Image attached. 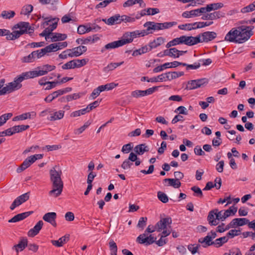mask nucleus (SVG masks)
<instances>
[{"mask_svg": "<svg viewBox=\"0 0 255 255\" xmlns=\"http://www.w3.org/2000/svg\"><path fill=\"white\" fill-rule=\"evenodd\" d=\"M49 174L52 189L49 192V195L57 197L61 194L63 188V182L61 178L62 170L59 167L55 166L50 170Z\"/></svg>", "mask_w": 255, "mask_h": 255, "instance_id": "f257e3e1", "label": "nucleus"}, {"mask_svg": "<svg viewBox=\"0 0 255 255\" xmlns=\"http://www.w3.org/2000/svg\"><path fill=\"white\" fill-rule=\"evenodd\" d=\"M25 75V73H22L21 75L15 77L13 82H10L6 85V86H5L6 93H10L19 89L22 87L21 82L24 80L27 79Z\"/></svg>", "mask_w": 255, "mask_h": 255, "instance_id": "f03ea898", "label": "nucleus"}, {"mask_svg": "<svg viewBox=\"0 0 255 255\" xmlns=\"http://www.w3.org/2000/svg\"><path fill=\"white\" fill-rule=\"evenodd\" d=\"M254 26L240 25V44L245 42L254 34Z\"/></svg>", "mask_w": 255, "mask_h": 255, "instance_id": "7ed1b4c3", "label": "nucleus"}, {"mask_svg": "<svg viewBox=\"0 0 255 255\" xmlns=\"http://www.w3.org/2000/svg\"><path fill=\"white\" fill-rule=\"evenodd\" d=\"M15 28H19V30H15L17 31V34L19 37L20 35L24 33H29L31 34L34 32V28L29 25V23L27 22H20L17 23L15 26Z\"/></svg>", "mask_w": 255, "mask_h": 255, "instance_id": "20e7f679", "label": "nucleus"}, {"mask_svg": "<svg viewBox=\"0 0 255 255\" xmlns=\"http://www.w3.org/2000/svg\"><path fill=\"white\" fill-rule=\"evenodd\" d=\"M225 40L235 43H239V30L236 28H233L226 35Z\"/></svg>", "mask_w": 255, "mask_h": 255, "instance_id": "39448f33", "label": "nucleus"}, {"mask_svg": "<svg viewBox=\"0 0 255 255\" xmlns=\"http://www.w3.org/2000/svg\"><path fill=\"white\" fill-rule=\"evenodd\" d=\"M156 238L154 237L152 235L146 237L145 233L140 235L136 239V241L139 244H144L148 246L156 242Z\"/></svg>", "mask_w": 255, "mask_h": 255, "instance_id": "423d86ee", "label": "nucleus"}, {"mask_svg": "<svg viewBox=\"0 0 255 255\" xmlns=\"http://www.w3.org/2000/svg\"><path fill=\"white\" fill-rule=\"evenodd\" d=\"M200 35H198L196 37L187 36L183 35L180 36L181 43L187 45L192 46L200 43Z\"/></svg>", "mask_w": 255, "mask_h": 255, "instance_id": "0eeeda50", "label": "nucleus"}, {"mask_svg": "<svg viewBox=\"0 0 255 255\" xmlns=\"http://www.w3.org/2000/svg\"><path fill=\"white\" fill-rule=\"evenodd\" d=\"M172 223V219L170 217L161 218L154 226V228L158 232L166 229L168 225Z\"/></svg>", "mask_w": 255, "mask_h": 255, "instance_id": "6e6552de", "label": "nucleus"}, {"mask_svg": "<svg viewBox=\"0 0 255 255\" xmlns=\"http://www.w3.org/2000/svg\"><path fill=\"white\" fill-rule=\"evenodd\" d=\"M205 79H200L189 81L186 86V89L193 90L201 87L206 83Z\"/></svg>", "mask_w": 255, "mask_h": 255, "instance_id": "1a4fd4ad", "label": "nucleus"}, {"mask_svg": "<svg viewBox=\"0 0 255 255\" xmlns=\"http://www.w3.org/2000/svg\"><path fill=\"white\" fill-rule=\"evenodd\" d=\"M200 35V42H208L217 37V33L214 31H206Z\"/></svg>", "mask_w": 255, "mask_h": 255, "instance_id": "9d476101", "label": "nucleus"}, {"mask_svg": "<svg viewBox=\"0 0 255 255\" xmlns=\"http://www.w3.org/2000/svg\"><path fill=\"white\" fill-rule=\"evenodd\" d=\"M204 13L203 7L190 11H186L182 13V16L184 18H191L198 16L201 14Z\"/></svg>", "mask_w": 255, "mask_h": 255, "instance_id": "9b49d317", "label": "nucleus"}, {"mask_svg": "<svg viewBox=\"0 0 255 255\" xmlns=\"http://www.w3.org/2000/svg\"><path fill=\"white\" fill-rule=\"evenodd\" d=\"M29 128L28 125L15 126L7 129L8 136L13 135L15 133H18L24 131Z\"/></svg>", "mask_w": 255, "mask_h": 255, "instance_id": "f8f14e48", "label": "nucleus"}, {"mask_svg": "<svg viewBox=\"0 0 255 255\" xmlns=\"http://www.w3.org/2000/svg\"><path fill=\"white\" fill-rule=\"evenodd\" d=\"M57 217L55 212H48L46 213L42 217L44 221L50 223L53 227H56L57 224L56 222V218Z\"/></svg>", "mask_w": 255, "mask_h": 255, "instance_id": "ddd939ff", "label": "nucleus"}, {"mask_svg": "<svg viewBox=\"0 0 255 255\" xmlns=\"http://www.w3.org/2000/svg\"><path fill=\"white\" fill-rule=\"evenodd\" d=\"M25 76L28 79L41 76L46 75L45 71H44L41 67H37V70L24 72Z\"/></svg>", "mask_w": 255, "mask_h": 255, "instance_id": "4468645a", "label": "nucleus"}, {"mask_svg": "<svg viewBox=\"0 0 255 255\" xmlns=\"http://www.w3.org/2000/svg\"><path fill=\"white\" fill-rule=\"evenodd\" d=\"M43 225L42 221H39L34 227L31 229L27 233V235L30 237H33L37 235Z\"/></svg>", "mask_w": 255, "mask_h": 255, "instance_id": "2eb2a0df", "label": "nucleus"}, {"mask_svg": "<svg viewBox=\"0 0 255 255\" xmlns=\"http://www.w3.org/2000/svg\"><path fill=\"white\" fill-rule=\"evenodd\" d=\"M33 211H28L17 214L8 220L9 223H16L23 220L33 213Z\"/></svg>", "mask_w": 255, "mask_h": 255, "instance_id": "dca6fc26", "label": "nucleus"}, {"mask_svg": "<svg viewBox=\"0 0 255 255\" xmlns=\"http://www.w3.org/2000/svg\"><path fill=\"white\" fill-rule=\"evenodd\" d=\"M218 210L215 209L211 211L208 216V221L209 224L211 226H216L218 224L219 222L218 219L216 217Z\"/></svg>", "mask_w": 255, "mask_h": 255, "instance_id": "f3484780", "label": "nucleus"}, {"mask_svg": "<svg viewBox=\"0 0 255 255\" xmlns=\"http://www.w3.org/2000/svg\"><path fill=\"white\" fill-rule=\"evenodd\" d=\"M28 241L26 238L21 237L18 244L14 245L12 249L15 250L16 253L22 251L27 246Z\"/></svg>", "mask_w": 255, "mask_h": 255, "instance_id": "a211bd4d", "label": "nucleus"}, {"mask_svg": "<svg viewBox=\"0 0 255 255\" xmlns=\"http://www.w3.org/2000/svg\"><path fill=\"white\" fill-rule=\"evenodd\" d=\"M224 4L221 2L212 3L207 4L206 6L203 7L204 13L209 12L212 10H216L222 8Z\"/></svg>", "mask_w": 255, "mask_h": 255, "instance_id": "6ab92c4d", "label": "nucleus"}, {"mask_svg": "<svg viewBox=\"0 0 255 255\" xmlns=\"http://www.w3.org/2000/svg\"><path fill=\"white\" fill-rule=\"evenodd\" d=\"M69 235L67 234L60 238L58 240H51V243L56 247H61L69 241Z\"/></svg>", "mask_w": 255, "mask_h": 255, "instance_id": "aec40b11", "label": "nucleus"}, {"mask_svg": "<svg viewBox=\"0 0 255 255\" xmlns=\"http://www.w3.org/2000/svg\"><path fill=\"white\" fill-rule=\"evenodd\" d=\"M223 15L222 12L218 11L204 14L202 17V19L203 20H213L220 18Z\"/></svg>", "mask_w": 255, "mask_h": 255, "instance_id": "412c9836", "label": "nucleus"}, {"mask_svg": "<svg viewBox=\"0 0 255 255\" xmlns=\"http://www.w3.org/2000/svg\"><path fill=\"white\" fill-rule=\"evenodd\" d=\"M99 39V38L96 35L89 36L86 38H78L76 42L78 44H87L88 43H93L95 41Z\"/></svg>", "mask_w": 255, "mask_h": 255, "instance_id": "4be33fe9", "label": "nucleus"}, {"mask_svg": "<svg viewBox=\"0 0 255 255\" xmlns=\"http://www.w3.org/2000/svg\"><path fill=\"white\" fill-rule=\"evenodd\" d=\"M149 148L145 143H142L135 146L134 148V151L136 154L142 155L145 152H148Z\"/></svg>", "mask_w": 255, "mask_h": 255, "instance_id": "5701e85b", "label": "nucleus"}, {"mask_svg": "<svg viewBox=\"0 0 255 255\" xmlns=\"http://www.w3.org/2000/svg\"><path fill=\"white\" fill-rule=\"evenodd\" d=\"M33 54L35 59H39L44 56L47 53L51 52L49 46L40 50L33 51Z\"/></svg>", "mask_w": 255, "mask_h": 255, "instance_id": "b1692460", "label": "nucleus"}, {"mask_svg": "<svg viewBox=\"0 0 255 255\" xmlns=\"http://www.w3.org/2000/svg\"><path fill=\"white\" fill-rule=\"evenodd\" d=\"M65 112L62 110H60L57 112H52L50 114V116L48 118V120L50 121H54L62 119L64 115Z\"/></svg>", "mask_w": 255, "mask_h": 255, "instance_id": "393cba45", "label": "nucleus"}, {"mask_svg": "<svg viewBox=\"0 0 255 255\" xmlns=\"http://www.w3.org/2000/svg\"><path fill=\"white\" fill-rule=\"evenodd\" d=\"M165 41V39L162 37H159L156 39H154L153 41L150 42L148 47V49L150 51L153 48H155L157 47L160 46L162 44H163Z\"/></svg>", "mask_w": 255, "mask_h": 255, "instance_id": "a878e982", "label": "nucleus"}, {"mask_svg": "<svg viewBox=\"0 0 255 255\" xmlns=\"http://www.w3.org/2000/svg\"><path fill=\"white\" fill-rule=\"evenodd\" d=\"M198 242L202 244L204 248H207L210 246L214 245V241H212L210 235L208 234L204 238H200L198 240Z\"/></svg>", "mask_w": 255, "mask_h": 255, "instance_id": "bb28decb", "label": "nucleus"}, {"mask_svg": "<svg viewBox=\"0 0 255 255\" xmlns=\"http://www.w3.org/2000/svg\"><path fill=\"white\" fill-rule=\"evenodd\" d=\"M67 42H58V43H52L50 45H49V47L50 49V51H56L59 49H61L63 48L66 47L67 46Z\"/></svg>", "mask_w": 255, "mask_h": 255, "instance_id": "cd10ccee", "label": "nucleus"}, {"mask_svg": "<svg viewBox=\"0 0 255 255\" xmlns=\"http://www.w3.org/2000/svg\"><path fill=\"white\" fill-rule=\"evenodd\" d=\"M123 42L119 40L115 41L107 44L102 49L101 52H104L106 50L114 49L122 46Z\"/></svg>", "mask_w": 255, "mask_h": 255, "instance_id": "c85d7f7f", "label": "nucleus"}, {"mask_svg": "<svg viewBox=\"0 0 255 255\" xmlns=\"http://www.w3.org/2000/svg\"><path fill=\"white\" fill-rule=\"evenodd\" d=\"M159 23L153 21H147L144 24V27L148 28V29L153 33L154 30H159Z\"/></svg>", "mask_w": 255, "mask_h": 255, "instance_id": "c756f323", "label": "nucleus"}, {"mask_svg": "<svg viewBox=\"0 0 255 255\" xmlns=\"http://www.w3.org/2000/svg\"><path fill=\"white\" fill-rule=\"evenodd\" d=\"M36 117V113L31 112L25 113L14 118L15 120H25L27 119H31Z\"/></svg>", "mask_w": 255, "mask_h": 255, "instance_id": "7c9ffc66", "label": "nucleus"}, {"mask_svg": "<svg viewBox=\"0 0 255 255\" xmlns=\"http://www.w3.org/2000/svg\"><path fill=\"white\" fill-rule=\"evenodd\" d=\"M120 18L121 15L119 14H117L110 17V18L107 19L108 25H113L121 23Z\"/></svg>", "mask_w": 255, "mask_h": 255, "instance_id": "2f4dec72", "label": "nucleus"}, {"mask_svg": "<svg viewBox=\"0 0 255 255\" xmlns=\"http://www.w3.org/2000/svg\"><path fill=\"white\" fill-rule=\"evenodd\" d=\"M89 61L88 59H74L72 60L74 68H80L86 65Z\"/></svg>", "mask_w": 255, "mask_h": 255, "instance_id": "473e14b6", "label": "nucleus"}, {"mask_svg": "<svg viewBox=\"0 0 255 255\" xmlns=\"http://www.w3.org/2000/svg\"><path fill=\"white\" fill-rule=\"evenodd\" d=\"M67 35L65 34H61L59 33H53L52 36L50 37L52 42L57 41L64 40L67 38Z\"/></svg>", "mask_w": 255, "mask_h": 255, "instance_id": "72a5a7b5", "label": "nucleus"}, {"mask_svg": "<svg viewBox=\"0 0 255 255\" xmlns=\"http://www.w3.org/2000/svg\"><path fill=\"white\" fill-rule=\"evenodd\" d=\"M218 185L216 184V183H213L212 182H208L206 183V185L204 188L203 189V191L205 190H209L211 189L213 187H216L217 189H219L220 188L221 186V179L219 178L218 179Z\"/></svg>", "mask_w": 255, "mask_h": 255, "instance_id": "f704fd0d", "label": "nucleus"}, {"mask_svg": "<svg viewBox=\"0 0 255 255\" xmlns=\"http://www.w3.org/2000/svg\"><path fill=\"white\" fill-rule=\"evenodd\" d=\"M61 92L59 90L53 92L52 94H49L45 99L44 101L47 103H50L53 100L57 98L58 96H61Z\"/></svg>", "mask_w": 255, "mask_h": 255, "instance_id": "c9c22d12", "label": "nucleus"}, {"mask_svg": "<svg viewBox=\"0 0 255 255\" xmlns=\"http://www.w3.org/2000/svg\"><path fill=\"white\" fill-rule=\"evenodd\" d=\"M165 182H168V185L173 187L175 188H178L181 186V182L175 179L165 178L164 179Z\"/></svg>", "mask_w": 255, "mask_h": 255, "instance_id": "e433bc0d", "label": "nucleus"}, {"mask_svg": "<svg viewBox=\"0 0 255 255\" xmlns=\"http://www.w3.org/2000/svg\"><path fill=\"white\" fill-rule=\"evenodd\" d=\"M33 7L31 4H26L24 5L20 11V14L29 15L33 10Z\"/></svg>", "mask_w": 255, "mask_h": 255, "instance_id": "4c0bfd02", "label": "nucleus"}, {"mask_svg": "<svg viewBox=\"0 0 255 255\" xmlns=\"http://www.w3.org/2000/svg\"><path fill=\"white\" fill-rule=\"evenodd\" d=\"M120 41L123 42L122 46L131 42L133 41V39L131 36V34L128 32L126 33L122 39L119 40Z\"/></svg>", "mask_w": 255, "mask_h": 255, "instance_id": "58836bf2", "label": "nucleus"}, {"mask_svg": "<svg viewBox=\"0 0 255 255\" xmlns=\"http://www.w3.org/2000/svg\"><path fill=\"white\" fill-rule=\"evenodd\" d=\"M109 247L111 251V255H117L118 247L116 243L113 240L110 241Z\"/></svg>", "mask_w": 255, "mask_h": 255, "instance_id": "ea45409f", "label": "nucleus"}, {"mask_svg": "<svg viewBox=\"0 0 255 255\" xmlns=\"http://www.w3.org/2000/svg\"><path fill=\"white\" fill-rule=\"evenodd\" d=\"M177 24V23L176 21L159 23V30L169 28L173 26L176 25Z\"/></svg>", "mask_w": 255, "mask_h": 255, "instance_id": "a19ab883", "label": "nucleus"}, {"mask_svg": "<svg viewBox=\"0 0 255 255\" xmlns=\"http://www.w3.org/2000/svg\"><path fill=\"white\" fill-rule=\"evenodd\" d=\"M229 238L228 237H223L218 238L214 241V245L216 247H220L222 246L224 243L228 242Z\"/></svg>", "mask_w": 255, "mask_h": 255, "instance_id": "79ce46f5", "label": "nucleus"}, {"mask_svg": "<svg viewBox=\"0 0 255 255\" xmlns=\"http://www.w3.org/2000/svg\"><path fill=\"white\" fill-rule=\"evenodd\" d=\"M15 13L13 10H3L1 12L0 16L4 19H10L14 16Z\"/></svg>", "mask_w": 255, "mask_h": 255, "instance_id": "37998d69", "label": "nucleus"}, {"mask_svg": "<svg viewBox=\"0 0 255 255\" xmlns=\"http://www.w3.org/2000/svg\"><path fill=\"white\" fill-rule=\"evenodd\" d=\"M148 51H149L148 49V47L147 46H145L140 48H139L138 49L134 50L133 52L132 55L133 56H137L142 54L145 53Z\"/></svg>", "mask_w": 255, "mask_h": 255, "instance_id": "c03bdc74", "label": "nucleus"}, {"mask_svg": "<svg viewBox=\"0 0 255 255\" xmlns=\"http://www.w3.org/2000/svg\"><path fill=\"white\" fill-rule=\"evenodd\" d=\"M180 44H182L180 37L174 38L168 42L166 45V47L169 48L171 46H175Z\"/></svg>", "mask_w": 255, "mask_h": 255, "instance_id": "a18cd8bd", "label": "nucleus"}, {"mask_svg": "<svg viewBox=\"0 0 255 255\" xmlns=\"http://www.w3.org/2000/svg\"><path fill=\"white\" fill-rule=\"evenodd\" d=\"M12 116V113H7L0 117V127L2 126Z\"/></svg>", "mask_w": 255, "mask_h": 255, "instance_id": "49530a36", "label": "nucleus"}, {"mask_svg": "<svg viewBox=\"0 0 255 255\" xmlns=\"http://www.w3.org/2000/svg\"><path fill=\"white\" fill-rule=\"evenodd\" d=\"M183 66L186 67V70H189L190 69H197L200 67V63H195L194 64H187L185 63L181 62V65Z\"/></svg>", "mask_w": 255, "mask_h": 255, "instance_id": "de8ad7c7", "label": "nucleus"}, {"mask_svg": "<svg viewBox=\"0 0 255 255\" xmlns=\"http://www.w3.org/2000/svg\"><path fill=\"white\" fill-rule=\"evenodd\" d=\"M124 63V61L119 63H111L105 68L106 71L113 70L117 67L121 66Z\"/></svg>", "mask_w": 255, "mask_h": 255, "instance_id": "09e8293b", "label": "nucleus"}, {"mask_svg": "<svg viewBox=\"0 0 255 255\" xmlns=\"http://www.w3.org/2000/svg\"><path fill=\"white\" fill-rule=\"evenodd\" d=\"M157 197L158 199L163 203H166L168 201V196L166 194L161 191L158 192Z\"/></svg>", "mask_w": 255, "mask_h": 255, "instance_id": "8fccbe9b", "label": "nucleus"}, {"mask_svg": "<svg viewBox=\"0 0 255 255\" xmlns=\"http://www.w3.org/2000/svg\"><path fill=\"white\" fill-rule=\"evenodd\" d=\"M131 95L132 97L136 98L146 96L145 93V90H135L132 91L131 93Z\"/></svg>", "mask_w": 255, "mask_h": 255, "instance_id": "3c124183", "label": "nucleus"}, {"mask_svg": "<svg viewBox=\"0 0 255 255\" xmlns=\"http://www.w3.org/2000/svg\"><path fill=\"white\" fill-rule=\"evenodd\" d=\"M88 113L86 108H84L78 111H76L72 112L70 114L71 117H76Z\"/></svg>", "mask_w": 255, "mask_h": 255, "instance_id": "603ef678", "label": "nucleus"}, {"mask_svg": "<svg viewBox=\"0 0 255 255\" xmlns=\"http://www.w3.org/2000/svg\"><path fill=\"white\" fill-rule=\"evenodd\" d=\"M237 211V207L232 206L227 210H224L226 217H229L232 215H234Z\"/></svg>", "mask_w": 255, "mask_h": 255, "instance_id": "864d4df0", "label": "nucleus"}, {"mask_svg": "<svg viewBox=\"0 0 255 255\" xmlns=\"http://www.w3.org/2000/svg\"><path fill=\"white\" fill-rule=\"evenodd\" d=\"M17 33H18L17 31H13L12 32H10V31L8 30V33L4 35L6 36V38L7 40H14L19 37Z\"/></svg>", "mask_w": 255, "mask_h": 255, "instance_id": "5fc2aeb1", "label": "nucleus"}, {"mask_svg": "<svg viewBox=\"0 0 255 255\" xmlns=\"http://www.w3.org/2000/svg\"><path fill=\"white\" fill-rule=\"evenodd\" d=\"M101 100H100V101H95L92 103H91L89 105H88V106L86 108L88 113L92 111L93 109L96 108L98 106H99Z\"/></svg>", "mask_w": 255, "mask_h": 255, "instance_id": "6e6d98bb", "label": "nucleus"}, {"mask_svg": "<svg viewBox=\"0 0 255 255\" xmlns=\"http://www.w3.org/2000/svg\"><path fill=\"white\" fill-rule=\"evenodd\" d=\"M227 156L230 159V165L231 167L233 169H237V165L235 159L232 157V154L229 152L227 153Z\"/></svg>", "mask_w": 255, "mask_h": 255, "instance_id": "4d7b16f0", "label": "nucleus"}, {"mask_svg": "<svg viewBox=\"0 0 255 255\" xmlns=\"http://www.w3.org/2000/svg\"><path fill=\"white\" fill-rule=\"evenodd\" d=\"M103 89H101V86H100L98 88L95 89L91 94V97L92 99H95L100 94L101 92H103Z\"/></svg>", "mask_w": 255, "mask_h": 255, "instance_id": "13d9d810", "label": "nucleus"}, {"mask_svg": "<svg viewBox=\"0 0 255 255\" xmlns=\"http://www.w3.org/2000/svg\"><path fill=\"white\" fill-rule=\"evenodd\" d=\"M201 245L199 244H190L188 246V249L192 254H195L197 252V251Z\"/></svg>", "mask_w": 255, "mask_h": 255, "instance_id": "bf43d9fd", "label": "nucleus"}, {"mask_svg": "<svg viewBox=\"0 0 255 255\" xmlns=\"http://www.w3.org/2000/svg\"><path fill=\"white\" fill-rule=\"evenodd\" d=\"M74 17L71 13H68L64 15L61 18V21L63 23H65L70 22L71 20L74 21Z\"/></svg>", "mask_w": 255, "mask_h": 255, "instance_id": "052dcab7", "label": "nucleus"}, {"mask_svg": "<svg viewBox=\"0 0 255 255\" xmlns=\"http://www.w3.org/2000/svg\"><path fill=\"white\" fill-rule=\"evenodd\" d=\"M165 66V69L168 68H175L181 65V62L174 61L172 62H167L163 64Z\"/></svg>", "mask_w": 255, "mask_h": 255, "instance_id": "680f3d73", "label": "nucleus"}, {"mask_svg": "<svg viewBox=\"0 0 255 255\" xmlns=\"http://www.w3.org/2000/svg\"><path fill=\"white\" fill-rule=\"evenodd\" d=\"M121 23L122 21L126 22H133L135 21V18L131 17L126 15H123L121 16Z\"/></svg>", "mask_w": 255, "mask_h": 255, "instance_id": "e2e57ef3", "label": "nucleus"}, {"mask_svg": "<svg viewBox=\"0 0 255 255\" xmlns=\"http://www.w3.org/2000/svg\"><path fill=\"white\" fill-rule=\"evenodd\" d=\"M133 165V163L128 159L125 160L122 164L121 167L125 170L129 169L131 166Z\"/></svg>", "mask_w": 255, "mask_h": 255, "instance_id": "0e129e2a", "label": "nucleus"}, {"mask_svg": "<svg viewBox=\"0 0 255 255\" xmlns=\"http://www.w3.org/2000/svg\"><path fill=\"white\" fill-rule=\"evenodd\" d=\"M191 190L194 192V196L202 198L203 197V193L200 188L197 186H193L191 188Z\"/></svg>", "mask_w": 255, "mask_h": 255, "instance_id": "69168bd1", "label": "nucleus"}, {"mask_svg": "<svg viewBox=\"0 0 255 255\" xmlns=\"http://www.w3.org/2000/svg\"><path fill=\"white\" fill-rule=\"evenodd\" d=\"M118 84L114 83H111L109 84H106L105 85H101V89H103V91L105 90H111L118 86Z\"/></svg>", "mask_w": 255, "mask_h": 255, "instance_id": "338daca9", "label": "nucleus"}, {"mask_svg": "<svg viewBox=\"0 0 255 255\" xmlns=\"http://www.w3.org/2000/svg\"><path fill=\"white\" fill-rule=\"evenodd\" d=\"M28 167H29V166L27 162V160L25 159L20 166L17 168L16 172L17 173H20Z\"/></svg>", "mask_w": 255, "mask_h": 255, "instance_id": "774afa93", "label": "nucleus"}]
</instances>
